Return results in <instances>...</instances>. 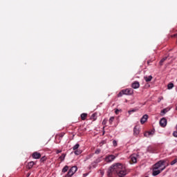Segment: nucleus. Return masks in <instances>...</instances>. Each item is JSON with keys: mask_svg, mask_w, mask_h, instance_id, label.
<instances>
[{"mask_svg": "<svg viewBox=\"0 0 177 177\" xmlns=\"http://www.w3.org/2000/svg\"><path fill=\"white\" fill-rule=\"evenodd\" d=\"M96 115H97L96 113H93L91 115V120H93L94 121H95V120L97 118Z\"/></svg>", "mask_w": 177, "mask_h": 177, "instance_id": "b1692460", "label": "nucleus"}, {"mask_svg": "<svg viewBox=\"0 0 177 177\" xmlns=\"http://www.w3.org/2000/svg\"><path fill=\"white\" fill-rule=\"evenodd\" d=\"M91 167L93 168H96L97 167V162H96L95 160L91 163Z\"/></svg>", "mask_w": 177, "mask_h": 177, "instance_id": "412c9836", "label": "nucleus"}, {"mask_svg": "<svg viewBox=\"0 0 177 177\" xmlns=\"http://www.w3.org/2000/svg\"><path fill=\"white\" fill-rule=\"evenodd\" d=\"M131 160L134 164L137 162L136 156H134L133 155L131 156Z\"/></svg>", "mask_w": 177, "mask_h": 177, "instance_id": "4468645a", "label": "nucleus"}, {"mask_svg": "<svg viewBox=\"0 0 177 177\" xmlns=\"http://www.w3.org/2000/svg\"><path fill=\"white\" fill-rule=\"evenodd\" d=\"M113 145L115 147L117 146V141L115 140L113 141Z\"/></svg>", "mask_w": 177, "mask_h": 177, "instance_id": "2f4dec72", "label": "nucleus"}, {"mask_svg": "<svg viewBox=\"0 0 177 177\" xmlns=\"http://www.w3.org/2000/svg\"><path fill=\"white\" fill-rule=\"evenodd\" d=\"M149 62H147V64H149Z\"/></svg>", "mask_w": 177, "mask_h": 177, "instance_id": "79ce46f5", "label": "nucleus"}, {"mask_svg": "<svg viewBox=\"0 0 177 177\" xmlns=\"http://www.w3.org/2000/svg\"><path fill=\"white\" fill-rule=\"evenodd\" d=\"M139 86H140V84H139V82H134L131 84V88H133V89H138L139 88Z\"/></svg>", "mask_w": 177, "mask_h": 177, "instance_id": "1a4fd4ad", "label": "nucleus"}, {"mask_svg": "<svg viewBox=\"0 0 177 177\" xmlns=\"http://www.w3.org/2000/svg\"><path fill=\"white\" fill-rule=\"evenodd\" d=\"M176 159V161H177V158H175Z\"/></svg>", "mask_w": 177, "mask_h": 177, "instance_id": "a19ab883", "label": "nucleus"}, {"mask_svg": "<svg viewBox=\"0 0 177 177\" xmlns=\"http://www.w3.org/2000/svg\"><path fill=\"white\" fill-rule=\"evenodd\" d=\"M151 135H154V131H151L146 132L144 134V136H145V138H149V136H151Z\"/></svg>", "mask_w": 177, "mask_h": 177, "instance_id": "9d476101", "label": "nucleus"}, {"mask_svg": "<svg viewBox=\"0 0 177 177\" xmlns=\"http://www.w3.org/2000/svg\"><path fill=\"white\" fill-rule=\"evenodd\" d=\"M159 124L160 127L165 128V127H167V119L165 118H162V119H160Z\"/></svg>", "mask_w": 177, "mask_h": 177, "instance_id": "39448f33", "label": "nucleus"}, {"mask_svg": "<svg viewBox=\"0 0 177 177\" xmlns=\"http://www.w3.org/2000/svg\"><path fill=\"white\" fill-rule=\"evenodd\" d=\"M100 149H97L95 151V154H100Z\"/></svg>", "mask_w": 177, "mask_h": 177, "instance_id": "c756f323", "label": "nucleus"}, {"mask_svg": "<svg viewBox=\"0 0 177 177\" xmlns=\"http://www.w3.org/2000/svg\"><path fill=\"white\" fill-rule=\"evenodd\" d=\"M177 160L176 159H174V160H172L170 163V165H175V164H176Z\"/></svg>", "mask_w": 177, "mask_h": 177, "instance_id": "bb28decb", "label": "nucleus"}, {"mask_svg": "<svg viewBox=\"0 0 177 177\" xmlns=\"http://www.w3.org/2000/svg\"><path fill=\"white\" fill-rule=\"evenodd\" d=\"M30 175H31V173H28V174H27V177L30 176Z\"/></svg>", "mask_w": 177, "mask_h": 177, "instance_id": "4c0bfd02", "label": "nucleus"}, {"mask_svg": "<svg viewBox=\"0 0 177 177\" xmlns=\"http://www.w3.org/2000/svg\"><path fill=\"white\" fill-rule=\"evenodd\" d=\"M148 119H149V115L147 114L144 115L140 119V123L145 124V122H146V121H147Z\"/></svg>", "mask_w": 177, "mask_h": 177, "instance_id": "0eeeda50", "label": "nucleus"}, {"mask_svg": "<svg viewBox=\"0 0 177 177\" xmlns=\"http://www.w3.org/2000/svg\"><path fill=\"white\" fill-rule=\"evenodd\" d=\"M83 176L84 177L88 176V174H84Z\"/></svg>", "mask_w": 177, "mask_h": 177, "instance_id": "e433bc0d", "label": "nucleus"}, {"mask_svg": "<svg viewBox=\"0 0 177 177\" xmlns=\"http://www.w3.org/2000/svg\"><path fill=\"white\" fill-rule=\"evenodd\" d=\"M59 153H62V150H57V154H59Z\"/></svg>", "mask_w": 177, "mask_h": 177, "instance_id": "c9c22d12", "label": "nucleus"}, {"mask_svg": "<svg viewBox=\"0 0 177 177\" xmlns=\"http://www.w3.org/2000/svg\"><path fill=\"white\" fill-rule=\"evenodd\" d=\"M165 168H167V166L165 165V160H159L153 167V176H157V175H160V174H161V172H162Z\"/></svg>", "mask_w": 177, "mask_h": 177, "instance_id": "f03ea898", "label": "nucleus"}, {"mask_svg": "<svg viewBox=\"0 0 177 177\" xmlns=\"http://www.w3.org/2000/svg\"><path fill=\"white\" fill-rule=\"evenodd\" d=\"M32 167H34V162H33V161L30 162L28 163V168L29 169H31V168H32Z\"/></svg>", "mask_w": 177, "mask_h": 177, "instance_id": "f3484780", "label": "nucleus"}, {"mask_svg": "<svg viewBox=\"0 0 177 177\" xmlns=\"http://www.w3.org/2000/svg\"><path fill=\"white\" fill-rule=\"evenodd\" d=\"M124 95H132L133 93V90L132 88H127L122 90Z\"/></svg>", "mask_w": 177, "mask_h": 177, "instance_id": "423d86ee", "label": "nucleus"}, {"mask_svg": "<svg viewBox=\"0 0 177 177\" xmlns=\"http://www.w3.org/2000/svg\"><path fill=\"white\" fill-rule=\"evenodd\" d=\"M66 158V153H62V156L59 157V160L63 161Z\"/></svg>", "mask_w": 177, "mask_h": 177, "instance_id": "5701e85b", "label": "nucleus"}, {"mask_svg": "<svg viewBox=\"0 0 177 177\" xmlns=\"http://www.w3.org/2000/svg\"><path fill=\"white\" fill-rule=\"evenodd\" d=\"M135 110L129 111V113L131 114V113H133Z\"/></svg>", "mask_w": 177, "mask_h": 177, "instance_id": "72a5a7b5", "label": "nucleus"}, {"mask_svg": "<svg viewBox=\"0 0 177 177\" xmlns=\"http://www.w3.org/2000/svg\"><path fill=\"white\" fill-rule=\"evenodd\" d=\"M32 157L35 160H38L39 158H41V153L38 152H34L32 155Z\"/></svg>", "mask_w": 177, "mask_h": 177, "instance_id": "6e6552de", "label": "nucleus"}, {"mask_svg": "<svg viewBox=\"0 0 177 177\" xmlns=\"http://www.w3.org/2000/svg\"><path fill=\"white\" fill-rule=\"evenodd\" d=\"M102 124H103V125H106V120H104L102 121Z\"/></svg>", "mask_w": 177, "mask_h": 177, "instance_id": "f704fd0d", "label": "nucleus"}, {"mask_svg": "<svg viewBox=\"0 0 177 177\" xmlns=\"http://www.w3.org/2000/svg\"><path fill=\"white\" fill-rule=\"evenodd\" d=\"M173 136H174V138H177V131L173 132Z\"/></svg>", "mask_w": 177, "mask_h": 177, "instance_id": "7c9ffc66", "label": "nucleus"}, {"mask_svg": "<svg viewBox=\"0 0 177 177\" xmlns=\"http://www.w3.org/2000/svg\"><path fill=\"white\" fill-rule=\"evenodd\" d=\"M122 95H124V93L122 92V91H120V92L118 93V97H121V96H122Z\"/></svg>", "mask_w": 177, "mask_h": 177, "instance_id": "c85d7f7f", "label": "nucleus"}, {"mask_svg": "<svg viewBox=\"0 0 177 177\" xmlns=\"http://www.w3.org/2000/svg\"><path fill=\"white\" fill-rule=\"evenodd\" d=\"M87 115H88V114H86V113H82L81 114V119L84 120L86 118Z\"/></svg>", "mask_w": 177, "mask_h": 177, "instance_id": "6ab92c4d", "label": "nucleus"}, {"mask_svg": "<svg viewBox=\"0 0 177 177\" xmlns=\"http://www.w3.org/2000/svg\"><path fill=\"white\" fill-rule=\"evenodd\" d=\"M102 158H103V156L98 157L95 161L99 164V162H102Z\"/></svg>", "mask_w": 177, "mask_h": 177, "instance_id": "aec40b11", "label": "nucleus"}, {"mask_svg": "<svg viewBox=\"0 0 177 177\" xmlns=\"http://www.w3.org/2000/svg\"><path fill=\"white\" fill-rule=\"evenodd\" d=\"M68 171V166H65L63 169H62V172L64 174H66V172H67Z\"/></svg>", "mask_w": 177, "mask_h": 177, "instance_id": "a211bd4d", "label": "nucleus"}, {"mask_svg": "<svg viewBox=\"0 0 177 177\" xmlns=\"http://www.w3.org/2000/svg\"><path fill=\"white\" fill-rule=\"evenodd\" d=\"M167 88H168V89H172V88H174V84L173 83H169L167 85Z\"/></svg>", "mask_w": 177, "mask_h": 177, "instance_id": "a878e982", "label": "nucleus"}, {"mask_svg": "<svg viewBox=\"0 0 177 177\" xmlns=\"http://www.w3.org/2000/svg\"><path fill=\"white\" fill-rule=\"evenodd\" d=\"M133 135H139V129L136 127L133 128Z\"/></svg>", "mask_w": 177, "mask_h": 177, "instance_id": "f8f14e48", "label": "nucleus"}, {"mask_svg": "<svg viewBox=\"0 0 177 177\" xmlns=\"http://www.w3.org/2000/svg\"><path fill=\"white\" fill-rule=\"evenodd\" d=\"M167 59H168L167 57H163L159 62L160 66H162L163 63L165 62V60H167Z\"/></svg>", "mask_w": 177, "mask_h": 177, "instance_id": "2eb2a0df", "label": "nucleus"}, {"mask_svg": "<svg viewBox=\"0 0 177 177\" xmlns=\"http://www.w3.org/2000/svg\"><path fill=\"white\" fill-rule=\"evenodd\" d=\"M176 110H177V106H176Z\"/></svg>", "mask_w": 177, "mask_h": 177, "instance_id": "ea45409f", "label": "nucleus"}, {"mask_svg": "<svg viewBox=\"0 0 177 177\" xmlns=\"http://www.w3.org/2000/svg\"><path fill=\"white\" fill-rule=\"evenodd\" d=\"M82 153V151L80 149H76L75 150V156H80Z\"/></svg>", "mask_w": 177, "mask_h": 177, "instance_id": "dca6fc26", "label": "nucleus"}, {"mask_svg": "<svg viewBox=\"0 0 177 177\" xmlns=\"http://www.w3.org/2000/svg\"><path fill=\"white\" fill-rule=\"evenodd\" d=\"M111 174H117L118 177H124L128 174L125 167L121 163H115L108 169V176L111 177Z\"/></svg>", "mask_w": 177, "mask_h": 177, "instance_id": "f257e3e1", "label": "nucleus"}, {"mask_svg": "<svg viewBox=\"0 0 177 177\" xmlns=\"http://www.w3.org/2000/svg\"><path fill=\"white\" fill-rule=\"evenodd\" d=\"M80 147V144H76L73 147V150H78Z\"/></svg>", "mask_w": 177, "mask_h": 177, "instance_id": "393cba45", "label": "nucleus"}, {"mask_svg": "<svg viewBox=\"0 0 177 177\" xmlns=\"http://www.w3.org/2000/svg\"><path fill=\"white\" fill-rule=\"evenodd\" d=\"M115 114H118V113H120V110L115 109Z\"/></svg>", "mask_w": 177, "mask_h": 177, "instance_id": "473e14b6", "label": "nucleus"}, {"mask_svg": "<svg viewBox=\"0 0 177 177\" xmlns=\"http://www.w3.org/2000/svg\"><path fill=\"white\" fill-rule=\"evenodd\" d=\"M115 160V156L114 155H109L108 156H106L105 161L106 162H111Z\"/></svg>", "mask_w": 177, "mask_h": 177, "instance_id": "20e7f679", "label": "nucleus"}, {"mask_svg": "<svg viewBox=\"0 0 177 177\" xmlns=\"http://www.w3.org/2000/svg\"><path fill=\"white\" fill-rule=\"evenodd\" d=\"M145 80L146 81V82H150V81H151V80H153V76L149 75V76H146L144 77Z\"/></svg>", "mask_w": 177, "mask_h": 177, "instance_id": "9b49d317", "label": "nucleus"}, {"mask_svg": "<svg viewBox=\"0 0 177 177\" xmlns=\"http://www.w3.org/2000/svg\"><path fill=\"white\" fill-rule=\"evenodd\" d=\"M167 113H168V110L167 109H164L161 111L160 115H162V116L165 115V114H167Z\"/></svg>", "mask_w": 177, "mask_h": 177, "instance_id": "ddd939ff", "label": "nucleus"}, {"mask_svg": "<svg viewBox=\"0 0 177 177\" xmlns=\"http://www.w3.org/2000/svg\"><path fill=\"white\" fill-rule=\"evenodd\" d=\"M78 168L77 166L72 167L68 171V174H66V177H71L73 175L75 174V171H77Z\"/></svg>", "mask_w": 177, "mask_h": 177, "instance_id": "7ed1b4c3", "label": "nucleus"}, {"mask_svg": "<svg viewBox=\"0 0 177 177\" xmlns=\"http://www.w3.org/2000/svg\"><path fill=\"white\" fill-rule=\"evenodd\" d=\"M101 175H104V173L103 171H101Z\"/></svg>", "mask_w": 177, "mask_h": 177, "instance_id": "58836bf2", "label": "nucleus"}, {"mask_svg": "<svg viewBox=\"0 0 177 177\" xmlns=\"http://www.w3.org/2000/svg\"><path fill=\"white\" fill-rule=\"evenodd\" d=\"M40 161H41V162H44V161H46V157L43 156V157L40 159Z\"/></svg>", "mask_w": 177, "mask_h": 177, "instance_id": "cd10ccee", "label": "nucleus"}, {"mask_svg": "<svg viewBox=\"0 0 177 177\" xmlns=\"http://www.w3.org/2000/svg\"><path fill=\"white\" fill-rule=\"evenodd\" d=\"M114 119H115L114 116H111V117L109 118V124H110V125H111V124H113V121H114Z\"/></svg>", "mask_w": 177, "mask_h": 177, "instance_id": "4be33fe9", "label": "nucleus"}]
</instances>
